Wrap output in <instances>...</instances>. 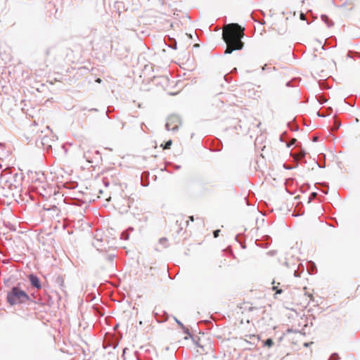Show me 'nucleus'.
<instances>
[{"mask_svg": "<svg viewBox=\"0 0 360 360\" xmlns=\"http://www.w3.org/2000/svg\"><path fill=\"white\" fill-rule=\"evenodd\" d=\"M159 243L162 245L164 248L167 246V239L166 238H161L159 240Z\"/></svg>", "mask_w": 360, "mask_h": 360, "instance_id": "nucleus-7", "label": "nucleus"}, {"mask_svg": "<svg viewBox=\"0 0 360 360\" xmlns=\"http://www.w3.org/2000/svg\"><path fill=\"white\" fill-rule=\"evenodd\" d=\"M340 124H338H338H335V127H336V128H335V129H338V128H339V127H340Z\"/></svg>", "mask_w": 360, "mask_h": 360, "instance_id": "nucleus-19", "label": "nucleus"}, {"mask_svg": "<svg viewBox=\"0 0 360 360\" xmlns=\"http://www.w3.org/2000/svg\"><path fill=\"white\" fill-rule=\"evenodd\" d=\"M340 124H338H338H335V127H336V128H335V129H338V128H339V127H340Z\"/></svg>", "mask_w": 360, "mask_h": 360, "instance_id": "nucleus-20", "label": "nucleus"}, {"mask_svg": "<svg viewBox=\"0 0 360 360\" xmlns=\"http://www.w3.org/2000/svg\"><path fill=\"white\" fill-rule=\"evenodd\" d=\"M321 20L327 25L328 27H330L333 25L331 20L326 15H321Z\"/></svg>", "mask_w": 360, "mask_h": 360, "instance_id": "nucleus-5", "label": "nucleus"}, {"mask_svg": "<svg viewBox=\"0 0 360 360\" xmlns=\"http://www.w3.org/2000/svg\"><path fill=\"white\" fill-rule=\"evenodd\" d=\"M172 143V140H169L168 141L166 142L165 146H164V149H168L170 148L171 145Z\"/></svg>", "mask_w": 360, "mask_h": 360, "instance_id": "nucleus-10", "label": "nucleus"}, {"mask_svg": "<svg viewBox=\"0 0 360 360\" xmlns=\"http://www.w3.org/2000/svg\"><path fill=\"white\" fill-rule=\"evenodd\" d=\"M219 231H220L219 230H216V231H214L213 234H214V238L218 237Z\"/></svg>", "mask_w": 360, "mask_h": 360, "instance_id": "nucleus-14", "label": "nucleus"}, {"mask_svg": "<svg viewBox=\"0 0 360 360\" xmlns=\"http://www.w3.org/2000/svg\"><path fill=\"white\" fill-rule=\"evenodd\" d=\"M274 342H273V340L270 338L267 339L264 342V346H266V347H271L273 345Z\"/></svg>", "mask_w": 360, "mask_h": 360, "instance_id": "nucleus-8", "label": "nucleus"}, {"mask_svg": "<svg viewBox=\"0 0 360 360\" xmlns=\"http://www.w3.org/2000/svg\"><path fill=\"white\" fill-rule=\"evenodd\" d=\"M29 279H30L31 284L33 286H34L35 288H37L38 289L41 288V283H40L39 278L37 276H35L34 274H31L29 276Z\"/></svg>", "mask_w": 360, "mask_h": 360, "instance_id": "nucleus-4", "label": "nucleus"}, {"mask_svg": "<svg viewBox=\"0 0 360 360\" xmlns=\"http://www.w3.org/2000/svg\"><path fill=\"white\" fill-rule=\"evenodd\" d=\"M42 144L44 145L45 144V139H42Z\"/></svg>", "mask_w": 360, "mask_h": 360, "instance_id": "nucleus-18", "label": "nucleus"}, {"mask_svg": "<svg viewBox=\"0 0 360 360\" xmlns=\"http://www.w3.org/2000/svg\"><path fill=\"white\" fill-rule=\"evenodd\" d=\"M180 123L179 118L177 116H171L168 118V120L165 124L166 129L167 131H175L179 128V124Z\"/></svg>", "mask_w": 360, "mask_h": 360, "instance_id": "nucleus-3", "label": "nucleus"}, {"mask_svg": "<svg viewBox=\"0 0 360 360\" xmlns=\"http://www.w3.org/2000/svg\"><path fill=\"white\" fill-rule=\"evenodd\" d=\"M338 355H337V354H335H335H332V355L330 356V358L328 359V360H338Z\"/></svg>", "mask_w": 360, "mask_h": 360, "instance_id": "nucleus-11", "label": "nucleus"}, {"mask_svg": "<svg viewBox=\"0 0 360 360\" xmlns=\"http://www.w3.org/2000/svg\"><path fill=\"white\" fill-rule=\"evenodd\" d=\"M122 236L124 237V239H127L128 238V235L127 234L125 235L124 233H122Z\"/></svg>", "mask_w": 360, "mask_h": 360, "instance_id": "nucleus-17", "label": "nucleus"}, {"mask_svg": "<svg viewBox=\"0 0 360 360\" xmlns=\"http://www.w3.org/2000/svg\"><path fill=\"white\" fill-rule=\"evenodd\" d=\"M295 141H296V139H293L291 141V142H290V143H288V144H287V146H288V147H290V146H292V144H294V143H295Z\"/></svg>", "mask_w": 360, "mask_h": 360, "instance_id": "nucleus-13", "label": "nucleus"}, {"mask_svg": "<svg viewBox=\"0 0 360 360\" xmlns=\"http://www.w3.org/2000/svg\"><path fill=\"white\" fill-rule=\"evenodd\" d=\"M304 18H305L304 14V13H301L300 14V19L301 20H304Z\"/></svg>", "mask_w": 360, "mask_h": 360, "instance_id": "nucleus-16", "label": "nucleus"}, {"mask_svg": "<svg viewBox=\"0 0 360 360\" xmlns=\"http://www.w3.org/2000/svg\"><path fill=\"white\" fill-rule=\"evenodd\" d=\"M96 82L100 83L101 82V79H96Z\"/></svg>", "mask_w": 360, "mask_h": 360, "instance_id": "nucleus-21", "label": "nucleus"}, {"mask_svg": "<svg viewBox=\"0 0 360 360\" xmlns=\"http://www.w3.org/2000/svg\"><path fill=\"white\" fill-rule=\"evenodd\" d=\"M305 155V153L302 151L299 155H298V158H302Z\"/></svg>", "mask_w": 360, "mask_h": 360, "instance_id": "nucleus-15", "label": "nucleus"}, {"mask_svg": "<svg viewBox=\"0 0 360 360\" xmlns=\"http://www.w3.org/2000/svg\"><path fill=\"white\" fill-rule=\"evenodd\" d=\"M250 338L252 339L253 341L255 340L258 341L259 340V336H256L255 335H253L252 336H250Z\"/></svg>", "mask_w": 360, "mask_h": 360, "instance_id": "nucleus-12", "label": "nucleus"}, {"mask_svg": "<svg viewBox=\"0 0 360 360\" xmlns=\"http://www.w3.org/2000/svg\"><path fill=\"white\" fill-rule=\"evenodd\" d=\"M46 130H47V131H49V130H50V129H49V127H46Z\"/></svg>", "mask_w": 360, "mask_h": 360, "instance_id": "nucleus-23", "label": "nucleus"}, {"mask_svg": "<svg viewBox=\"0 0 360 360\" xmlns=\"http://www.w3.org/2000/svg\"><path fill=\"white\" fill-rule=\"evenodd\" d=\"M244 36V28L236 23L228 25L223 30L222 38L226 44L225 53L230 54L235 50L243 47L241 39Z\"/></svg>", "mask_w": 360, "mask_h": 360, "instance_id": "nucleus-1", "label": "nucleus"}, {"mask_svg": "<svg viewBox=\"0 0 360 360\" xmlns=\"http://www.w3.org/2000/svg\"><path fill=\"white\" fill-rule=\"evenodd\" d=\"M190 219H191V221H193V216L190 217Z\"/></svg>", "mask_w": 360, "mask_h": 360, "instance_id": "nucleus-22", "label": "nucleus"}, {"mask_svg": "<svg viewBox=\"0 0 360 360\" xmlns=\"http://www.w3.org/2000/svg\"><path fill=\"white\" fill-rule=\"evenodd\" d=\"M30 300V296L19 287H13L7 294V302L12 306L26 303Z\"/></svg>", "mask_w": 360, "mask_h": 360, "instance_id": "nucleus-2", "label": "nucleus"}, {"mask_svg": "<svg viewBox=\"0 0 360 360\" xmlns=\"http://www.w3.org/2000/svg\"><path fill=\"white\" fill-rule=\"evenodd\" d=\"M175 320H176V323H178V324H179V326H180L184 329V332L185 333H187V334H188L189 335H191V334L189 333L188 329V328H185V327L184 326L183 323H182L180 321H179V320H178V319H175Z\"/></svg>", "mask_w": 360, "mask_h": 360, "instance_id": "nucleus-6", "label": "nucleus"}, {"mask_svg": "<svg viewBox=\"0 0 360 360\" xmlns=\"http://www.w3.org/2000/svg\"><path fill=\"white\" fill-rule=\"evenodd\" d=\"M272 289L276 291V294H281L283 292L282 289H279L278 286H273Z\"/></svg>", "mask_w": 360, "mask_h": 360, "instance_id": "nucleus-9", "label": "nucleus"}]
</instances>
